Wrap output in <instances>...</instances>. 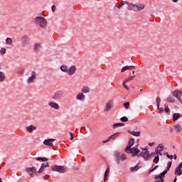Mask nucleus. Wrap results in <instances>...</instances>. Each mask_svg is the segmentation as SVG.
<instances>
[{"mask_svg":"<svg viewBox=\"0 0 182 182\" xmlns=\"http://www.w3.org/2000/svg\"><path fill=\"white\" fill-rule=\"evenodd\" d=\"M133 146H134V139L130 138L128 141V145L125 148L124 151L127 153V154H132V157H136V156L140 153V149H137V147H139V144H137L135 147H133Z\"/></svg>","mask_w":182,"mask_h":182,"instance_id":"nucleus-1","label":"nucleus"},{"mask_svg":"<svg viewBox=\"0 0 182 182\" xmlns=\"http://www.w3.org/2000/svg\"><path fill=\"white\" fill-rule=\"evenodd\" d=\"M34 23H36V25H38L41 28H45L48 26V20H46L45 17L37 16L34 18Z\"/></svg>","mask_w":182,"mask_h":182,"instance_id":"nucleus-2","label":"nucleus"},{"mask_svg":"<svg viewBox=\"0 0 182 182\" xmlns=\"http://www.w3.org/2000/svg\"><path fill=\"white\" fill-rule=\"evenodd\" d=\"M145 151H141L140 154H138L136 156L137 157H142L145 161H150V152L149 151L148 149H142Z\"/></svg>","mask_w":182,"mask_h":182,"instance_id":"nucleus-3","label":"nucleus"},{"mask_svg":"<svg viewBox=\"0 0 182 182\" xmlns=\"http://www.w3.org/2000/svg\"><path fill=\"white\" fill-rule=\"evenodd\" d=\"M65 92L62 90L56 91L52 97L53 100H60L63 97Z\"/></svg>","mask_w":182,"mask_h":182,"instance_id":"nucleus-4","label":"nucleus"},{"mask_svg":"<svg viewBox=\"0 0 182 182\" xmlns=\"http://www.w3.org/2000/svg\"><path fill=\"white\" fill-rule=\"evenodd\" d=\"M52 171H57L58 173H65L66 168L63 166L54 165L51 166Z\"/></svg>","mask_w":182,"mask_h":182,"instance_id":"nucleus-5","label":"nucleus"},{"mask_svg":"<svg viewBox=\"0 0 182 182\" xmlns=\"http://www.w3.org/2000/svg\"><path fill=\"white\" fill-rule=\"evenodd\" d=\"M36 72L35 71H32L31 72V76L29 77L27 80V83H28V85H30V83H33L35 82V79H36Z\"/></svg>","mask_w":182,"mask_h":182,"instance_id":"nucleus-6","label":"nucleus"},{"mask_svg":"<svg viewBox=\"0 0 182 182\" xmlns=\"http://www.w3.org/2000/svg\"><path fill=\"white\" fill-rule=\"evenodd\" d=\"M76 70H77L76 66L72 65L67 71V73L69 75V76H73V75L76 73Z\"/></svg>","mask_w":182,"mask_h":182,"instance_id":"nucleus-7","label":"nucleus"},{"mask_svg":"<svg viewBox=\"0 0 182 182\" xmlns=\"http://www.w3.org/2000/svg\"><path fill=\"white\" fill-rule=\"evenodd\" d=\"M182 161L178 164V166L175 169V174L176 176H181L182 174Z\"/></svg>","mask_w":182,"mask_h":182,"instance_id":"nucleus-8","label":"nucleus"},{"mask_svg":"<svg viewBox=\"0 0 182 182\" xmlns=\"http://www.w3.org/2000/svg\"><path fill=\"white\" fill-rule=\"evenodd\" d=\"M52 141H55V139H46L43 141V144H45V146H48L49 147H53V143H52Z\"/></svg>","mask_w":182,"mask_h":182,"instance_id":"nucleus-9","label":"nucleus"},{"mask_svg":"<svg viewBox=\"0 0 182 182\" xmlns=\"http://www.w3.org/2000/svg\"><path fill=\"white\" fill-rule=\"evenodd\" d=\"M124 4L126 5H127V9L129 11H135L136 10V4L129 3L128 1H124Z\"/></svg>","mask_w":182,"mask_h":182,"instance_id":"nucleus-10","label":"nucleus"},{"mask_svg":"<svg viewBox=\"0 0 182 182\" xmlns=\"http://www.w3.org/2000/svg\"><path fill=\"white\" fill-rule=\"evenodd\" d=\"M114 157L116 163H117L118 164H120V152L116 151L114 153Z\"/></svg>","mask_w":182,"mask_h":182,"instance_id":"nucleus-11","label":"nucleus"},{"mask_svg":"<svg viewBox=\"0 0 182 182\" xmlns=\"http://www.w3.org/2000/svg\"><path fill=\"white\" fill-rule=\"evenodd\" d=\"M48 106H50V107H52L53 109H55L56 110H58V109H60V107L59 106V105L53 102H49Z\"/></svg>","mask_w":182,"mask_h":182,"instance_id":"nucleus-12","label":"nucleus"},{"mask_svg":"<svg viewBox=\"0 0 182 182\" xmlns=\"http://www.w3.org/2000/svg\"><path fill=\"white\" fill-rule=\"evenodd\" d=\"M134 69H136V67L134 65L124 66L121 69V72L123 73V72H126V70H134Z\"/></svg>","mask_w":182,"mask_h":182,"instance_id":"nucleus-13","label":"nucleus"},{"mask_svg":"<svg viewBox=\"0 0 182 182\" xmlns=\"http://www.w3.org/2000/svg\"><path fill=\"white\" fill-rule=\"evenodd\" d=\"M21 42H22V45L23 46H25V45H28L29 43V38L27 36H23L21 38Z\"/></svg>","mask_w":182,"mask_h":182,"instance_id":"nucleus-14","label":"nucleus"},{"mask_svg":"<svg viewBox=\"0 0 182 182\" xmlns=\"http://www.w3.org/2000/svg\"><path fill=\"white\" fill-rule=\"evenodd\" d=\"M26 173H32L33 174H38V171H36V168L35 166H33L31 168H27L26 169Z\"/></svg>","mask_w":182,"mask_h":182,"instance_id":"nucleus-15","label":"nucleus"},{"mask_svg":"<svg viewBox=\"0 0 182 182\" xmlns=\"http://www.w3.org/2000/svg\"><path fill=\"white\" fill-rule=\"evenodd\" d=\"M120 134H122V132H117L109 136V140H114L117 139V137H120Z\"/></svg>","mask_w":182,"mask_h":182,"instance_id":"nucleus-16","label":"nucleus"},{"mask_svg":"<svg viewBox=\"0 0 182 182\" xmlns=\"http://www.w3.org/2000/svg\"><path fill=\"white\" fill-rule=\"evenodd\" d=\"M26 130H27L28 133H33V130H36V127L30 125L26 127Z\"/></svg>","mask_w":182,"mask_h":182,"instance_id":"nucleus-17","label":"nucleus"},{"mask_svg":"<svg viewBox=\"0 0 182 182\" xmlns=\"http://www.w3.org/2000/svg\"><path fill=\"white\" fill-rule=\"evenodd\" d=\"M112 109V101H108L104 109V112H109Z\"/></svg>","mask_w":182,"mask_h":182,"instance_id":"nucleus-18","label":"nucleus"},{"mask_svg":"<svg viewBox=\"0 0 182 182\" xmlns=\"http://www.w3.org/2000/svg\"><path fill=\"white\" fill-rule=\"evenodd\" d=\"M181 117V114L180 113H174L172 117L173 122H177L178 119Z\"/></svg>","mask_w":182,"mask_h":182,"instance_id":"nucleus-19","label":"nucleus"},{"mask_svg":"<svg viewBox=\"0 0 182 182\" xmlns=\"http://www.w3.org/2000/svg\"><path fill=\"white\" fill-rule=\"evenodd\" d=\"M77 100H80L81 102H83L85 99V95L83 93H78L77 95Z\"/></svg>","mask_w":182,"mask_h":182,"instance_id":"nucleus-20","label":"nucleus"},{"mask_svg":"<svg viewBox=\"0 0 182 182\" xmlns=\"http://www.w3.org/2000/svg\"><path fill=\"white\" fill-rule=\"evenodd\" d=\"M127 132L129 133V134H132V136H135V137H139L140 136V132H134V131H130L127 130Z\"/></svg>","mask_w":182,"mask_h":182,"instance_id":"nucleus-21","label":"nucleus"},{"mask_svg":"<svg viewBox=\"0 0 182 182\" xmlns=\"http://www.w3.org/2000/svg\"><path fill=\"white\" fill-rule=\"evenodd\" d=\"M144 4H135V11H142V9H144Z\"/></svg>","mask_w":182,"mask_h":182,"instance_id":"nucleus-22","label":"nucleus"},{"mask_svg":"<svg viewBox=\"0 0 182 182\" xmlns=\"http://www.w3.org/2000/svg\"><path fill=\"white\" fill-rule=\"evenodd\" d=\"M124 126V123H115L112 125V129H117V127H122Z\"/></svg>","mask_w":182,"mask_h":182,"instance_id":"nucleus-23","label":"nucleus"},{"mask_svg":"<svg viewBox=\"0 0 182 182\" xmlns=\"http://www.w3.org/2000/svg\"><path fill=\"white\" fill-rule=\"evenodd\" d=\"M82 93H89L90 92V88L87 86H85L82 89Z\"/></svg>","mask_w":182,"mask_h":182,"instance_id":"nucleus-24","label":"nucleus"},{"mask_svg":"<svg viewBox=\"0 0 182 182\" xmlns=\"http://www.w3.org/2000/svg\"><path fill=\"white\" fill-rule=\"evenodd\" d=\"M123 5H126V3H124V1H122L121 4L119 3H117L114 6V8H117L118 9H120V8L123 6Z\"/></svg>","mask_w":182,"mask_h":182,"instance_id":"nucleus-25","label":"nucleus"},{"mask_svg":"<svg viewBox=\"0 0 182 182\" xmlns=\"http://www.w3.org/2000/svg\"><path fill=\"white\" fill-rule=\"evenodd\" d=\"M174 129L176 132H180L181 130V125L180 124H176V125L173 126Z\"/></svg>","mask_w":182,"mask_h":182,"instance_id":"nucleus-26","label":"nucleus"},{"mask_svg":"<svg viewBox=\"0 0 182 182\" xmlns=\"http://www.w3.org/2000/svg\"><path fill=\"white\" fill-rule=\"evenodd\" d=\"M60 70H62V72H64L65 73H68V66L63 65H61L60 67Z\"/></svg>","mask_w":182,"mask_h":182,"instance_id":"nucleus-27","label":"nucleus"},{"mask_svg":"<svg viewBox=\"0 0 182 182\" xmlns=\"http://www.w3.org/2000/svg\"><path fill=\"white\" fill-rule=\"evenodd\" d=\"M172 96H173V97H179V93H178V90H176L172 92Z\"/></svg>","mask_w":182,"mask_h":182,"instance_id":"nucleus-28","label":"nucleus"},{"mask_svg":"<svg viewBox=\"0 0 182 182\" xmlns=\"http://www.w3.org/2000/svg\"><path fill=\"white\" fill-rule=\"evenodd\" d=\"M39 49H41V44L36 43L35 46H34L35 52H39Z\"/></svg>","mask_w":182,"mask_h":182,"instance_id":"nucleus-29","label":"nucleus"},{"mask_svg":"<svg viewBox=\"0 0 182 182\" xmlns=\"http://www.w3.org/2000/svg\"><path fill=\"white\" fill-rule=\"evenodd\" d=\"M36 160H37V161H48V160H49L48 158H42V157H37L36 158Z\"/></svg>","mask_w":182,"mask_h":182,"instance_id":"nucleus-30","label":"nucleus"},{"mask_svg":"<svg viewBox=\"0 0 182 182\" xmlns=\"http://www.w3.org/2000/svg\"><path fill=\"white\" fill-rule=\"evenodd\" d=\"M4 80H5V73L0 72V82H4Z\"/></svg>","mask_w":182,"mask_h":182,"instance_id":"nucleus-31","label":"nucleus"},{"mask_svg":"<svg viewBox=\"0 0 182 182\" xmlns=\"http://www.w3.org/2000/svg\"><path fill=\"white\" fill-rule=\"evenodd\" d=\"M167 102L168 103H174V102H176V100H174V97H169L167 98Z\"/></svg>","mask_w":182,"mask_h":182,"instance_id":"nucleus-32","label":"nucleus"},{"mask_svg":"<svg viewBox=\"0 0 182 182\" xmlns=\"http://www.w3.org/2000/svg\"><path fill=\"white\" fill-rule=\"evenodd\" d=\"M156 149H158L159 151H163V150H164V146L162 144H159Z\"/></svg>","mask_w":182,"mask_h":182,"instance_id":"nucleus-33","label":"nucleus"},{"mask_svg":"<svg viewBox=\"0 0 182 182\" xmlns=\"http://www.w3.org/2000/svg\"><path fill=\"white\" fill-rule=\"evenodd\" d=\"M127 159V156L126 155V154H122L119 158L121 161H124V160H126Z\"/></svg>","mask_w":182,"mask_h":182,"instance_id":"nucleus-34","label":"nucleus"},{"mask_svg":"<svg viewBox=\"0 0 182 182\" xmlns=\"http://www.w3.org/2000/svg\"><path fill=\"white\" fill-rule=\"evenodd\" d=\"M153 161L155 163V164H158L159 161H160V157L159 156H155Z\"/></svg>","mask_w":182,"mask_h":182,"instance_id":"nucleus-35","label":"nucleus"},{"mask_svg":"<svg viewBox=\"0 0 182 182\" xmlns=\"http://www.w3.org/2000/svg\"><path fill=\"white\" fill-rule=\"evenodd\" d=\"M135 77H136V75H132V76L128 77L125 80V82H130V80H133V79H134Z\"/></svg>","mask_w":182,"mask_h":182,"instance_id":"nucleus-36","label":"nucleus"},{"mask_svg":"<svg viewBox=\"0 0 182 182\" xmlns=\"http://www.w3.org/2000/svg\"><path fill=\"white\" fill-rule=\"evenodd\" d=\"M164 112H166V113H170V108H168V105H167V104H165L164 105Z\"/></svg>","mask_w":182,"mask_h":182,"instance_id":"nucleus-37","label":"nucleus"},{"mask_svg":"<svg viewBox=\"0 0 182 182\" xmlns=\"http://www.w3.org/2000/svg\"><path fill=\"white\" fill-rule=\"evenodd\" d=\"M157 109H158V110H159V114H163V113L164 112V108L160 107V105H159V106L157 107Z\"/></svg>","mask_w":182,"mask_h":182,"instance_id":"nucleus-38","label":"nucleus"},{"mask_svg":"<svg viewBox=\"0 0 182 182\" xmlns=\"http://www.w3.org/2000/svg\"><path fill=\"white\" fill-rule=\"evenodd\" d=\"M6 45H12V38H7L6 39Z\"/></svg>","mask_w":182,"mask_h":182,"instance_id":"nucleus-39","label":"nucleus"},{"mask_svg":"<svg viewBox=\"0 0 182 182\" xmlns=\"http://www.w3.org/2000/svg\"><path fill=\"white\" fill-rule=\"evenodd\" d=\"M139 164L138 165L134 166V167H131L130 168V171H137V170H139Z\"/></svg>","mask_w":182,"mask_h":182,"instance_id":"nucleus-40","label":"nucleus"},{"mask_svg":"<svg viewBox=\"0 0 182 182\" xmlns=\"http://www.w3.org/2000/svg\"><path fill=\"white\" fill-rule=\"evenodd\" d=\"M110 173V168H107L105 172L104 176L106 177H109V173Z\"/></svg>","mask_w":182,"mask_h":182,"instance_id":"nucleus-41","label":"nucleus"},{"mask_svg":"<svg viewBox=\"0 0 182 182\" xmlns=\"http://www.w3.org/2000/svg\"><path fill=\"white\" fill-rule=\"evenodd\" d=\"M1 55H5L6 53V49L5 48H1L0 50Z\"/></svg>","mask_w":182,"mask_h":182,"instance_id":"nucleus-42","label":"nucleus"},{"mask_svg":"<svg viewBox=\"0 0 182 182\" xmlns=\"http://www.w3.org/2000/svg\"><path fill=\"white\" fill-rule=\"evenodd\" d=\"M43 171H45V168L41 166L37 173H38V174H42V173H43Z\"/></svg>","mask_w":182,"mask_h":182,"instance_id":"nucleus-43","label":"nucleus"},{"mask_svg":"<svg viewBox=\"0 0 182 182\" xmlns=\"http://www.w3.org/2000/svg\"><path fill=\"white\" fill-rule=\"evenodd\" d=\"M120 120L121 122H129V118H127V117H122L120 118Z\"/></svg>","mask_w":182,"mask_h":182,"instance_id":"nucleus-44","label":"nucleus"},{"mask_svg":"<svg viewBox=\"0 0 182 182\" xmlns=\"http://www.w3.org/2000/svg\"><path fill=\"white\" fill-rule=\"evenodd\" d=\"M126 83H127V82H126V80H124V81L122 82V86L123 87H124V89H126V90H129V87L127 86Z\"/></svg>","mask_w":182,"mask_h":182,"instance_id":"nucleus-45","label":"nucleus"},{"mask_svg":"<svg viewBox=\"0 0 182 182\" xmlns=\"http://www.w3.org/2000/svg\"><path fill=\"white\" fill-rule=\"evenodd\" d=\"M167 173H166V171H163L162 173H161L159 176L160 178H164V176H166Z\"/></svg>","mask_w":182,"mask_h":182,"instance_id":"nucleus-46","label":"nucleus"},{"mask_svg":"<svg viewBox=\"0 0 182 182\" xmlns=\"http://www.w3.org/2000/svg\"><path fill=\"white\" fill-rule=\"evenodd\" d=\"M124 107H125V109H129V107H130V102H124Z\"/></svg>","mask_w":182,"mask_h":182,"instance_id":"nucleus-47","label":"nucleus"},{"mask_svg":"<svg viewBox=\"0 0 182 182\" xmlns=\"http://www.w3.org/2000/svg\"><path fill=\"white\" fill-rule=\"evenodd\" d=\"M160 102H161V99L159 98V97H156V106H160Z\"/></svg>","mask_w":182,"mask_h":182,"instance_id":"nucleus-48","label":"nucleus"},{"mask_svg":"<svg viewBox=\"0 0 182 182\" xmlns=\"http://www.w3.org/2000/svg\"><path fill=\"white\" fill-rule=\"evenodd\" d=\"M157 168H159V166L158 165H156L155 167H154L152 169H151L149 171V174H150V173H153V171H154L155 170H157Z\"/></svg>","mask_w":182,"mask_h":182,"instance_id":"nucleus-49","label":"nucleus"},{"mask_svg":"<svg viewBox=\"0 0 182 182\" xmlns=\"http://www.w3.org/2000/svg\"><path fill=\"white\" fill-rule=\"evenodd\" d=\"M41 166H43L44 168H46V167H49V162H46V164L43 163L41 164Z\"/></svg>","mask_w":182,"mask_h":182,"instance_id":"nucleus-50","label":"nucleus"},{"mask_svg":"<svg viewBox=\"0 0 182 182\" xmlns=\"http://www.w3.org/2000/svg\"><path fill=\"white\" fill-rule=\"evenodd\" d=\"M166 156L167 159H170V160H173V155H169L168 153H166Z\"/></svg>","mask_w":182,"mask_h":182,"instance_id":"nucleus-51","label":"nucleus"},{"mask_svg":"<svg viewBox=\"0 0 182 182\" xmlns=\"http://www.w3.org/2000/svg\"><path fill=\"white\" fill-rule=\"evenodd\" d=\"M23 72H24L23 69H20V70H18V75H19L20 76H22V75H23Z\"/></svg>","mask_w":182,"mask_h":182,"instance_id":"nucleus-52","label":"nucleus"},{"mask_svg":"<svg viewBox=\"0 0 182 182\" xmlns=\"http://www.w3.org/2000/svg\"><path fill=\"white\" fill-rule=\"evenodd\" d=\"M51 11L52 12L55 13V11H56V6L55 5L52 6Z\"/></svg>","mask_w":182,"mask_h":182,"instance_id":"nucleus-53","label":"nucleus"},{"mask_svg":"<svg viewBox=\"0 0 182 182\" xmlns=\"http://www.w3.org/2000/svg\"><path fill=\"white\" fill-rule=\"evenodd\" d=\"M160 151H159V149H157V148H156L155 149V156H157V155H159V153Z\"/></svg>","mask_w":182,"mask_h":182,"instance_id":"nucleus-54","label":"nucleus"},{"mask_svg":"<svg viewBox=\"0 0 182 182\" xmlns=\"http://www.w3.org/2000/svg\"><path fill=\"white\" fill-rule=\"evenodd\" d=\"M170 168L168 166H166V169L164 171H166V173L167 174V173H168V171H170Z\"/></svg>","mask_w":182,"mask_h":182,"instance_id":"nucleus-55","label":"nucleus"},{"mask_svg":"<svg viewBox=\"0 0 182 182\" xmlns=\"http://www.w3.org/2000/svg\"><path fill=\"white\" fill-rule=\"evenodd\" d=\"M171 164H173L171 161L168 162L167 167H169V168H171Z\"/></svg>","mask_w":182,"mask_h":182,"instance_id":"nucleus-56","label":"nucleus"},{"mask_svg":"<svg viewBox=\"0 0 182 182\" xmlns=\"http://www.w3.org/2000/svg\"><path fill=\"white\" fill-rule=\"evenodd\" d=\"M154 156H156V154L154 152L149 154V159H151V157H154Z\"/></svg>","mask_w":182,"mask_h":182,"instance_id":"nucleus-57","label":"nucleus"},{"mask_svg":"<svg viewBox=\"0 0 182 182\" xmlns=\"http://www.w3.org/2000/svg\"><path fill=\"white\" fill-rule=\"evenodd\" d=\"M70 140H73V139H74L73 134L72 132H70Z\"/></svg>","mask_w":182,"mask_h":182,"instance_id":"nucleus-58","label":"nucleus"},{"mask_svg":"<svg viewBox=\"0 0 182 182\" xmlns=\"http://www.w3.org/2000/svg\"><path fill=\"white\" fill-rule=\"evenodd\" d=\"M176 99H178V102L182 104L181 97H178Z\"/></svg>","mask_w":182,"mask_h":182,"instance_id":"nucleus-59","label":"nucleus"},{"mask_svg":"<svg viewBox=\"0 0 182 182\" xmlns=\"http://www.w3.org/2000/svg\"><path fill=\"white\" fill-rule=\"evenodd\" d=\"M108 141H110V139H109V137L107 140L102 141V143L106 144V143H108Z\"/></svg>","mask_w":182,"mask_h":182,"instance_id":"nucleus-60","label":"nucleus"},{"mask_svg":"<svg viewBox=\"0 0 182 182\" xmlns=\"http://www.w3.org/2000/svg\"><path fill=\"white\" fill-rule=\"evenodd\" d=\"M155 180H159V178H160V176L159 175H156L154 177Z\"/></svg>","mask_w":182,"mask_h":182,"instance_id":"nucleus-61","label":"nucleus"},{"mask_svg":"<svg viewBox=\"0 0 182 182\" xmlns=\"http://www.w3.org/2000/svg\"><path fill=\"white\" fill-rule=\"evenodd\" d=\"M149 146H150V147L154 146V142H150V143H149Z\"/></svg>","mask_w":182,"mask_h":182,"instance_id":"nucleus-62","label":"nucleus"},{"mask_svg":"<svg viewBox=\"0 0 182 182\" xmlns=\"http://www.w3.org/2000/svg\"><path fill=\"white\" fill-rule=\"evenodd\" d=\"M178 93H179V97H181V96H182V91H181V90H178Z\"/></svg>","mask_w":182,"mask_h":182,"instance_id":"nucleus-63","label":"nucleus"},{"mask_svg":"<svg viewBox=\"0 0 182 182\" xmlns=\"http://www.w3.org/2000/svg\"><path fill=\"white\" fill-rule=\"evenodd\" d=\"M106 180H107V176H104V179H103V181H106Z\"/></svg>","mask_w":182,"mask_h":182,"instance_id":"nucleus-64","label":"nucleus"}]
</instances>
